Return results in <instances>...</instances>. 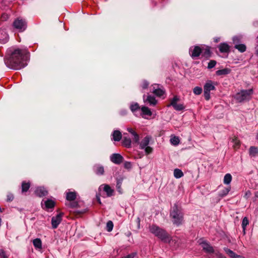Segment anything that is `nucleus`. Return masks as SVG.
<instances>
[{"instance_id":"f257e3e1","label":"nucleus","mask_w":258,"mask_h":258,"mask_svg":"<svg viewBox=\"0 0 258 258\" xmlns=\"http://www.w3.org/2000/svg\"><path fill=\"white\" fill-rule=\"evenodd\" d=\"M26 58L25 51L17 48L13 50L10 49L4 61L5 64L9 68L18 70L24 68L27 65L26 62Z\"/></svg>"},{"instance_id":"f03ea898","label":"nucleus","mask_w":258,"mask_h":258,"mask_svg":"<svg viewBox=\"0 0 258 258\" xmlns=\"http://www.w3.org/2000/svg\"><path fill=\"white\" fill-rule=\"evenodd\" d=\"M149 231L154 236L158 237L161 241L165 243H170L171 237L169 234L164 229L156 225H150Z\"/></svg>"},{"instance_id":"7ed1b4c3","label":"nucleus","mask_w":258,"mask_h":258,"mask_svg":"<svg viewBox=\"0 0 258 258\" xmlns=\"http://www.w3.org/2000/svg\"><path fill=\"white\" fill-rule=\"evenodd\" d=\"M170 216L174 224L179 226L182 223L183 214L181 211V208L178 207L177 204H174L172 208Z\"/></svg>"},{"instance_id":"20e7f679","label":"nucleus","mask_w":258,"mask_h":258,"mask_svg":"<svg viewBox=\"0 0 258 258\" xmlns=\"http://www.w3.org/2000/svg\"><path fill=\"white\" fill-rule=\"evenodd\" d=\"M252 94V89L242 90L236 94L234 98L237 102H242L249 100Z\"/></svg>"},{"instance_id":"39448f33","label":"nucleus","mask_w":258,"mask_h":258,"mask_svg":"<svg viewBox=\"0 0 258 258\" xmlns=\"http://www.w3.org/2000/svg\"><path fill=\"white\" fill-rule=\"evenodd\" d=\"M151 139V137L146 136L140 142L137 143L139 145V148L141 150H144L146 154H149L153 151V148L149 146V143Z\"/></svg>"},{"instance_id":"423d86ee","label":"nucleus","mask_w":258,"mask_h":258,"mask_svg":"<svg viewBox=\"0 0 258 258\" xmlns=\"http://www.w3.org/2000/svg\"><path fill=\"white\" fill-rule=\"evenodd\" d=\"M14 27L20 32L24 31L27 28V22L20 17L17 18L13 22Z\"/></svg>"},{"instance_id":"0eeeda50","label":"nucleus","mask_w":258,"mask_h":258,"mask_svg":"<svg viewBox=\"0 0 258 258\" xmlns=\"http://www.w3.org/2000/svg\"><path fill=\"white\" fill-rule=\"evenodd\" d=\"M215 87L212 81H208L204 86V97L207 100L210 98V91L214 90Z\"/></svg>"},{"instance_id":"6e6552de","label":"nucleus","mask_w":258,"mask_h":258,"mask_svg":"<svg viewBox=\"0 0 258 258\" xmlns=\"http://www.w3.org/2000/svg\"><path fill=\"white\" fill-rule=\"evenodd\" d=\"M179 101V98L177 96H175L171 100L170 103L167 105L168 107L172 106L176 111H181L184 109L185 107L183 104L178 103Z\"/></svg>"},{"instance_id":"1a4fd4ad","label":"nucleus","mask_w":258,"mask_h":258,"mask_svg":"<svg viewBox=\"0 0 258 258\" xmlns=\"http://www.w3.org/2000/svg\"><path fill=\"white\" fill-rule=\"evenodd\" d=\"M202 52V46H193L190 47L189 49V53L190 56L192 58H196L198 57Z\"/></svg>"},{"instance_id":"9d476101","label":"nucleus","mask_w":258,"mask_h":258,"mask_svg":"<svg viewBox=\"0 0 258 258\" xmlns=\"http://www.w3.org/2000/svg\"><path fill=\"white\" fill-rule=\"evenodd\" d=\"M199 242L201 247L206 252L211 253L214 252L213 247L206 241L200 240Z\"/></svg>"},{"instance_id":"9b49d317","label":"nucleus","mask_w":258,"mask_h":258,"mask_svg":"<svg viewBox=\"0 0 258 258\" xmlns=\"http://www.w3.org/2000/svg\"><path fill=\"white\" fill-rule=\"evenodd\" d=\"M110 160L115 164H120L123 162V157L119 154L114 153L110 156Z\"/></svg>"},{"instance_id":"f8f14e48","label":"nucleus","mask_w":258,"mask_h":258,"mask_svg":"<svg viewBox=\"0 0 258 258\" xmlns=\"http://www.w3.org/2000/svg\"><path fill=\"white\" fill-rule=\"evenodd\" d=\"M62 214H57L51 218V225L53 228H56L62 220Z\"/></svg>"},{"instance_id":"ddd939ff","label":"nucleus","mask_w":258,"mask_h":258,"mask_svg":"<svg viewBox=\"0 0 258 258\" xmlns=\"http://www.w3.org/2000/svg\"><path fill=\"white\" fill-rule=\"evenodd\" d=\"M126 130L131 135L133 142L135 143L139 142V141L140 140L139 134L132 128L127 127Z\"/></svg>"},{"instance_id":"4468645a","label":"nucleus","mask_w":258,"mask_h":258,"mask_svg":"<svg viewBox=\"0 0 258 258\" xmlns=\"http://www.w3.org/2000/svg\"><path fill=\"white\" fill-rule=\"evenodd\" d=\"M144 100L145 102L149 103L150 105L154 106L157 104V100L155 97L151 95H148L147 98H145V96L144 95Z\"/></svg>"},{"instance_id":"2eb2a0df","label":"nucleus","mask_w":258,"mask_h":258,"mask_svg":"<svg viewBox=\"0 0 258 258\" xmlns=\"http://www.w3.org/2000/svg\"><path fill=\"white\" fill-rule=\"evenodd\" d=\"M224 250L231 258H244L243 256L237 255L234 252L227 247H224Z\"/></svg>"},{"instance_id":"dca6fc26","label":"nucleus","mask_w":258,"mask_h":258,"mask_svg":"<svg viewBox=\"0 0 258 258\" xmlns=\"http://www.w3.org/2000/svg\"><path fill=\"white\" fill-rule=\"evenodd\" d=\"M126 135L127 134H123L124 136L123 137L122 143L124 147L129 148L131 147L132 141L130 138L126 136Z\"/></svg>"},{"instance_id":"f3484780","label":"nucleus","mask_w":258,"mask_h":258,"mask_svg":"<svg viewBox=\"0 0 258 258\" xmlns=\"http://www.w3.org/2000/svg\"><path fill=\"white\" fill-rule=\"evenodd\" d=\"M35 193L37 196L41 197L46 195L47 191L44 187H38L36 189Z\"/></svg>"},{"instance_id":"a211bd4d","label":"nucleus","mask_w":258,"mask_h":258,"mask_svg":"<svg viewBox=\"0 0 258 258\" xmlns=\"http://www.w3.org/2000/svg\"><path fill=\"white\" fill-rule=\"evenodd\" d=\"M153 93L156 96L161 97L164 94V91L163 89L158 88V85L156 84L153 87Z\"/></svg>"},{"instance_id":"6ab92c4d","label":"nucleus","mask_w":258,"mask_h":258,"mask_svg":"<svg viewBox=\"0 0 258 258\" xmlns=\"http://www.w3.org/2000/svg\"><path fill=\"white\" fill-rule=\"evenodd\" d=\"M219 51L222 53H226L229 51V46L226 43H220L218 46Z\"/></svg>"},{"instance_id":"aec40b11","label":"nucleus","mask_w":258,"mask_h":258,"mask_svg":"<svg viewBox=\"0 0 258 258\" xmlns=\"http://www.w3.org/2000/svg\"><path fill=\"white\" fill-rule=\"evenodd\" d=\"M9 35L5 31L0 33V42L3 44L7 43L9 40Z\"/></svg>"},{"instance_id":"412c9836","label":"nucleus","mask_w":258,"mask_h":258,"mask_svg":"<svg viewBox=\"0 0 258 258\" xmlns=\"http://www.w3.org/2000/svg\"><path fill=\"white\" fill-rule=\"evenodd\" d=\"M141 109V111H142V116H143V117H144L145 118H146V117L145 116L146 115L150 116L152 114L151 111L147 107L143 106V107H142Z\"/></svg>"},{"instance_id":"4be33fe9","label":"nucleus","mask_w":258,"mask_h":258,"mask_svg":"<svg viewBox=\"0 0 258 258\" xmlns=\"http://www.w3.org/2000/svg\"><path fill=\"white\" fill-rule=\"evenodd\" d=\"M103 186V190L106 193L108 197L112 196L113 190L108 184H102L100 186V188Z\"/></svg>"},{"instance_id":"5701e85b","label":"nucleus","mask_w":258,"mask_h":258,"mask_svg":"<svg viewBox=\"0 0 258 258\" xmlns=\"http://www.w3.org/2000/svg\"><path fill=\"white\" fill-rule=\"evenodd\" d=\"M77 197V193L75 191H69L66 192V199L69 201L75 200Z\"/></svg>"},{"instance_id":"b1692460","label":"nucleus","mask_w":258,"mask_h":258,"mask_svg":"<svg viewBox=\"0 0 258 258\" xmlns=\"http://www.w3.org/2000/svg\"><path fill=\"white\" fill-rule=\"evenodd\" d=\"M249 155L251 157H254L258 156V147L251 146L249 149Z\"/></svg>"},{"instance_id":"393cba45","label":"nucleus","mask_w":258,"mask_h":258,"mask_svg":"<svg viewBox=\"0 0 258 258\" xmlns=\"http://www.w3.org/2000/svg\"><path fill=\"white\" fill-rule=\"evenodd\" d=\"M231 142L233 143V148L234 150H238L241 145V142L237 137H234L232 139Z\"/></svg>"},{"instance_id":"a878e982","label":"nucleus","mask_w":258,"mask_h":258,"mask_svg":"<svg viewBox=\"0 0 258 258\" xmlns=\"http://www.w3.org/2000/svg\"><path fill=\"white\" fill-rule=\"evenodd\" d=\"M231 190V187L228 186L226 187H224L223 189H222L219 194V197L220 198H223L225 196H226L229 191Z\"/></svg>"},{"instance_id":"bb28decb","label":"nucleus","mask_w":258,"mask_h":258,"mask_svg":"<svg viewBox=\"0 0 258 258\" xmlns=\"http://www.w3.org/2000/svg\"><path fill=\"white\" fill-rule=\"evenodd\" d=\"M93 170L97 175H102L104 172L103 167L99 165L94 166Z\"/></svg>"},{"instance_id":"cd10ccee","label":"nucleus","mask_w":258,"mask_h":258,"mask_svg":"<svg viewBox=\"0 0 258 258\" xmlns=\"http://www.w3.org/2000/svg\"><path fill=\"white\" fill-rule=\"evenodd\" d=\"M113 140L115 141H119L122 137L121 133L118 130L114 131L112 133Z\"/></svg>"},{"instance_id":"c85d7f7f","label":"nucleus","mask_w":258,"mask_h":258,"mask_svg":"<svg viewBox=\"0 0 258 258\" xmlns=\"http://www.w3.org/2000/svg\"><path fill=\"white\" fill-rule=\"evenodd\" d=\"M45 208L46 209H52L55 205V203L51 200L48 199L44 201V203Z\"/></svg>"},{"instance_id":"c756f323","label":"nucleus","mask_w":258,"mask_h":258,"mask_svg":"<svg viewBox=\"0 0 258 258\" xmlns=\"http://www.w3.org/2000/svg\"><path fill=\"white\" fill-rule=\"evenodd\" d=\"M202 52L201 53L202 55L205 57H208L210 56V48L208 46L204 47L202 46Z\"/></svg>"},{"instance_id":"7c9ffc66","label":"nucleus","mask_w":258,"mask_h":258,"mask_svg":"<svg viewBox=\"0 0 258 258\" xmlns=\"http://www.w3.org/2000/svg\"><path fill=\"white\" fill-rule=\"evenodd\" d=\"M33 245L36 248L41 249L42 248V242L40 239L36 238L33 240Z\"/></svg>"},{"instance_id":"2f4dec72","label":"nucleus","mask_w":258,"mask_h":258,"mask_svg":"<svg viewBox=\"0 0 258 258\" xmlns=\"http://www.w3.org/2000/svg\"><path fill=\"white\" fill-rule=\"evenodd\" d=\"M230 72V70L226 68L222 70H219L216 71V75L218 76H222L225 75L229 74Z\"/></svg>"},{"instance_id":"473e14b6","label":"nucleus","mask_w":258,"mask_h":258,"mask_svg":"<svg viewBox=\"0 0 258 258\" xmlns=\"http://www.w3.org/2000/svg\"><path fill=\"white\" fill-rule=\"evenodd\" d=\"M232 180V176L230 173H227L224 177L223 182L225 184H229Z\"/></svg>"},{"instance_id":"72a5a7b5","label":"nucleus","mask_w":258,"mask_h":258,"mask_svg":"<svg viewBox=\"0 0 258 258\" xmlns=\"http://www.w3.org/2000/svg\"><path fill=\"white\" fill-rule=\"evenodd\" d=\"M174 176L176 178H181L183 176L182 171L179 169H175L173 172Z\"/></svg>"},{"instance_id":"f704fd0d","label":"nucleus","mask_w":258,"mask_h":258,"mask_svg":"<svg viewBox=\"0 0 258 258\" xmlns=\"http://www.w3.org/2000/svg\"><path fill=\"white\" fill-rule=\"evenodd\" d=\"M235 48L238 49L240 52H243L246 50V46L243 44H238L235 45Z\"/></svg>"},{"instance_id":"c9c22d12","label":"nucleus","mask_w":258,"mask_h":258,"mask_svg":"<svg viewBox=\"0 0 258 258\" xmlns=\"http://www.w3.org/2000/svg\"><path fill=\"white\" fill-rule=\"evenodd\" d=\"M130 109L133 113L140 109V106L137 103H133L130 106Z\"/></svg>"},{"instance_id":"e433bc0d","label":"nucleus","mask_w":258,"mask_h":258,"mask_svg":"<svg viewBox=\"0 0 258 258\" xmlns=\"http://www.w3.org/2000/svg\"><path fill=\"white\" fill-rule=\"evenodd\" d=\"M30 188V183L29 182H23L22 183V191L26 192Z\"/></svg>"},{"instance_id":"4c0bfd02","label":"nucleus","mask_w":258,"mask_h":258,"mask_svg":"<svg viewBox=\"0 0 258 258\" xmlns=\"http://www.w3.org/2000/svg\"><path fill=\"white\" fill-rule=\"evenodd\" d=\"M170 142L172 145L176 146L179 143V139L178 137L174 136L170 139Z\"/></svg>"},{"instance_id":"58836bf2","label":"nucleus","mask_w":258,"mask_h":258,"mask_svg":"<svg viewBox=\"0 0 258 258\" xmlns=\"http://www.w3.org/2000/svg\"><path fill=\"white\" fill-rule=\"evenodd\" d=\"M113 228V224L111 221H108L106 224V230L108 232H110Z\"/></svg>"},{"instance_id":"ea45409f","label":"nucleus","mask_w":258,"mask_h":258,"mask_svg":"<svg viewBox=\"0 0 258 258\" xmlns=\"http://www.w3.org/2000/svg\"><path fill=\"white\" fill-rule=\"evenodd\" d=\"M193 92L196 95H200L202 92V88L200 87H196L194 88Z\"/></svg>"},{"instance_id":"a19ab883","label":"nucleus","mask_w":258,"mask_h":258,"mask_svg":"<svg viewBox=\"0 0 258 258\" xmlns=\"http://www.w3.org/2000/svg\"><path fill=\"white\" fill-rule=\"evenodd\" d=\"M248 224V220L246 217H244L242 222V226L243 228V230H245V227Z\"/></svg>"},{"instance_id":"79ce46f5","label":"nucleus","mask_w":258,"mask_h":258,"mask_svg":"<svg viewBox=\"0 0 258 258\" xmlns=\"http://www.w3.org/2000/svg\"><path fill=\"white\" fill-rule=\"evenodd\" d=\"M149 85V83L147 81L144 80V81H143V82H142V83L141 84V87H142V88L143 90H144V89H147Z\"/></svg>"},{"instance_id":"37998d69","label":"nucleus","mask_w":258,"mask_h":258,"mask_svg":"<svg viewBox=\"0 0 258 258\" xmlns=\"http://www.w3.org/2000/svg\"><path fill=\"white\" fill-rule=\"evenodd\" d=\"M0 257L1 258H8L6 252L3 249H0Z\"/></svg>"},{"instance_id":"c03bdc74","label":"nucleus","mask_w":258,"mask_h":258,"mask_svg":"<svg viewBox=\"0 0 258 258\" xmlns=\"http://www.w3.org/2000/svg\"><path fill=\"white\" fill-rule=\"evenodd\" d=\"M121 183H122V179H121V180H120V179L117 180V183H116V187H117V189L118 191L120 193H121Z\"/></svg>"},{"instance_id":"a18cd8bd","label":"nucleus","mask_w":258,"mask_h":258,"mask_svg":"<svg viewBox=\"0 0 258 258\" xmlns=\"http://www.w3.org/2000/svg\"><path fill=\"white\" fill-rule=\"evenodd\" d=\"M216 64V62L215 60H211L209 61L208 65V69H212L214 68Z\"/></svg>"},{"instance_id":"49530a36","label":"nucleus","mask_w":258,"mask_h":258,"mask_svg":"<svg viewBox=\"0 0 258 258\" xmlns=\"http://www.w3.org/2000/svg\"><path fill=\"white\" fill-rule=\"evenodd\" d=\"M233 41L235 45L238 44L240 42V39L238 36H234L233 37Z\"/></svg>"},{"instance_id":"de8ad7c7","label":"nucleus","mask_w":258,"mask_h":258,"mask_svg":"<svg viewBox=\"0 0 258 258\" xmlns=\"http://www.w3.org/2000/svg\"><path fill=\"white\" fill-rule=\"evenodd\" d=\"M124 166L126 169H130L132 167V164L130 162H125L124 163Z\"/></svg>"},{"instance_id":"09e8293b","label":"nucleus","mask_w":258,"mask_h":258,"mask_svg":"<svg viewBox=\"0 0 258 258\" xmlns=\"http://www.w3.org/2000/svg\"><path fill=\"white\" fill-rule=\"evenodd\" d=\"M14 199L13 195L11 194H9L7 195V201H12Z\"/></svg>"},{"instance_id":"8fccbe9b","label":"nucleus","mask_w":258,"mask_h":258,"mask_svg":"<svg viewBox=\"0 0 258 258\" xmlns=\"http://www.w3.org/2000/svg\"><path fill=\"white\" fill-rule=\"evenodd\" d=\"M251 194L250 190H247L245 192L244 197L246 198H248L250 196Z\"/></svg>"},{"instance_id":"3c124183","label":"nucleus","mask_w":258,"mask_h":258,"mask_svg":"<svg viewBox=\"0 0 258 258\" xmlns=\"http://www.w3.org/2000/svg\"><path fill=\"white\" fill-rule=\"evenodd\" d=\"M120 114L122 115H124L126 114V110H123L120 112Z\"/></svg>"},{"instance_id":"603ef678","label":"nucleus","mask_w":258,"mask_h":258,"mask_svg":"<svg viewBox=\"0 0 258 258\" xmlns=\"http://www.w3.org/2000/svg\"><path fill=\"white\" fill-rule=\"evenodd\" d=\"M220 40V38H216L214 39V41L215 42H218Z\"/></svg>"},{"instance_id":"864d4df0","label":"nucleus","mask_w":258,"mask_h":258,"mask_svg":"<svg viewBox=\"0 0 258 258\" xmlns=\"http://www.w3.org/2000/svg\"><path fill=\"white\" fill-rule=\"evenodd\" d=\"M219 257H220V258H226L225 256H224V255H222V254H220V255H219Z\"/></svg>"},{"instance_id":"5fc2aeb1","label":"nucleus","mask_w":258,"mask_h":258,"mask_svg":"<svg viewBox=\"0 0 258 258\" xmlns=\"http://www.w3.org/2000/svg\"><path fill=\"white\" fill-rule=\"evenodd\" d=\"M255 196L256 198H258V191L255 192Z\"/></svg>"},{"instance_id":"6e6d98bb","label":"nucleus","mask_w":258,"mask_h":258,"mask_svg":"<svg viewBox=\"0 0 258 258\" xmlns=\"http://www.w3.org/2000/svg\"><path fill=\"white\" fill-rule=\"evenodd\" d=\"M256 54L258 56V48L256 50Z\"/></svg>"},{"instance_id":"4d7b16f0","label":"nucleus","mask_w":258,"mask_h":258,"mask_svg":"<svg viewBox=\"0 0 258 258\" xmlns=\"http://www.w3.org/2000/svg\"><path fill=\"white\" fill-rule=\"evenodd\" d=\"M98 202H99V203H101V202H100V199H99V198L98 199Z\"/></svg>"}]
</instances>
